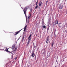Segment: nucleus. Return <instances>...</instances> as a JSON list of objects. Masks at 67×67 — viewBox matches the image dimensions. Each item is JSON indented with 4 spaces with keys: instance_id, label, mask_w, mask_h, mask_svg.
Wrapping results in <instances>:
<instances>
[{
    "instance_id": "f257e3e1",
    "label": "nucleus",
    "mask_w": 67,
    "mask_h": 67,
    "mask_svg": "<svg viewBox=\"0 0 67 67\" xmlns=\"http://www.w3.org/2000/svg\"><path fill=\"white\" fill-rule=\"evenodd\" d=\"M27 9L26 8H24V10H23L24 13L26 18V23H27V19L26 14V11H27Z\"/></svg>"
},
{
    "instance_id": "f03ea898",
    "label": "nucleus",
    "mask_w": 67,
    "mask_h": 67,
    "mask_svg": "<svg viewBox=\"0 0 67 67\" xmlns=\"http://www.w3.org/2000/svg\"><path fill=\"white\" fill-rule=\"evenodd\" d=\"M31 35H30V36L28 37V41L27 42V44L26 45V46H27V47L30 44V42H31Z\"/></svg>"
},
{
    "instance_id": "7ed1b4c3",
    "label": "nucleus",
    "mask_w": 67,
    "mask_h": 67,
    "mask_svg": "<svg viewBox=\"0 0 67 67\" xmlns=\"http://www.w3.org/2000/svg\"><path fill=\"white\" fill-rule=\"evenodd\" d=\"M21 30H22V29L17 32H15V33L16 34H15V35L16 36V35H17V34H19V33L20 32V31H21Z\"/></svg>"
},
{
    "instance_id": "20e7f679",
    "label": "nucleus",
    "mask_w": 67,
    "mask_h": 67,
    "mask_svg": "<svg viewBox=\"0 0 67 67\" xmlns=\"http://www.w3.org/2000/svg\"><path fill=\"white\" fill-rule=\"evenodd\" d=\"M49 36H48L46 39V43L47 44L48 43V42H49Z\"/></svg>"
},
{
    "instance_id": "39448f33",
    "label": "nucleus",
    "mask_w": 67,
    "mask_h": 67,
    "mask_svg": "<svg viewBox=\"0 0 67 67\" xmlns=\"http://www.w3.org/2000/svg\"><path fill=\"white\" fill-rule=\"evenodd\" d=\"M63 8V6H61L60 5L59 6V8L60 9H62V8Z\"/></svg>"
},
{
    "instance_id": "423d86ee",
    "label": "nucleus",
    "mask_w": 67,
    "mask_h": 67,
    "mask_svg": "<svg viewBox=\"0 0 67 67\" xmlns=\"http://www.w3.org/2000/svg\"><path fill=\"white\" fill-rule=\"evenodd\" d=\"M27 27V25L25 26L24 27V31H25L26 30V27Z\"/></svg>"
},
{
    "instance_id": "0eeeda50",
    "label": "nucleus",
    "mask_w": 67,
    "mask_h": 67,
    "mask_svg": "<svg viewBox=\"0 0 67 67\" xmlns=\"http://www.w3.org/2000/svg\"><path fill=\"white\" fill-rule=\"evenodd\" d=\"M58 24V20H56L55 22V25L57 24Z\"/></svg>"
},
{
    "instance_id": "6e6552de",
    "label": "nucleus",
    "mask_w": 67,
    "mask_h": 67,
    "mask_svg": "<svg viewBox=\"0 0 67 67\" xmlns=\"http://www.w3.org/2000/svg\"><path fill=\"white\" fill-rule=\"evenodd\" d=\"M34 56H35V54H34V53H33L31 55V56L32 57H34Z\"/></svg>"
},
{
    "instance_id": "1a4fd4ad",
    "label": "nucleus",
    "mask_w": 67,
    "mask_h": 67,
    "mask_svg": "<svg viewBox=\"0 0 67 67\" xmlns=\"http://www.w3.org/2000/svg\"><path fill=\"white\" fill-rule=\"evenodd\" d=\"M42 2L41 1H40L39 3V6H41L42 5Z\"/></svg>"
},
{
    "instance_id": "9d476101",
    "label": "nucleus",
    "mask_w": 67,
    "mask_h": 67,
    "mask_svg": "<svg viewBox=\"0 0 67 67\" xmlns=\"http://www.w3.org/2000/svg\"><path fill=\"white\" fill-rule=\"evenodd\" d=\"M15 45L14 44L12 46V48H15Z\"/></svg>"
},
{
    "instance_id": "9b49d317",
    "label": "nucleus",
    "mask_w": 67,
    "mask_h": 67,
    "mask_svg": "<svg viewBox=\"0 0 67 67\" xmlns=\"http://www.w3.org/2000/svg\"><path fill=\"white\" fill-rule=\"evenodd\" d=\"M54 42H52V43L51 45L52 47H53V45H54Z\"/></svg>"
},
{
    "instance_id": "f8f14e48",
    "label": "nucleus",
    "mask_w": 67,
    "mask_h": 67,
    "mask_svg": "<svg viewBox=\"0 0 67 67\" xmlns=\"http://www.w3.org/2000/svg\"><path fill=\"white\" fill-rule=\"evenodd\" d=\"M5 51L6 52H9V51H8V49L7 48H6L5 49Z\"/></svg>"
},
{
    "instance_id": "ddd939ff",
    "label": "nucleus",
    "mask_w": 67,
    "mask_h": 67,
    "mask_svg": "<svg viewBox=\"0 0 67 67\" xmlns=\"http://www.w3.org/2000/svg\"><path fill=\"white\" fill-rule=\"evenodd\" d=\"M24 36H23V38H22V39L23 42V41H24Z\"/></svg>"
},
{
    "instance_id": "4468645a",
    "label": "nucleus",
    "mask_w": 67,
    "mask_h": 67,
    "mask_svg": "<svg viewBox=\"0 0 67 67\" xmlns=\"http://www.w3.org/2000/svg\"><path fill=\"white\" fill-rule=\"evenodd\" d=\"M50 54H51V53L50 52H49H49H48V55H49V56H50Z\"/></svg>"
},
{
    "instance_id": "2eb2a0df",
    "label": "nucleus",
    "mask_w": 67,
    "mask_h": 67,
    "mask_svg": "<svg viewBox=\"0 0 67 67\" xmlns=\"http://www.w3.org/2000/svg\"><path fill=\"white\" fill-rule=\"evenodd\" d=\"M28 23H29V20H30V18H29V16L28 17Z\"/></svg>"
},
{
    "instance_id": "dca6fc26",
    "label": "nucleus",
    "mask_w": 67,
    "mask_h": 67,
    "mask_svg": "<svg viewBox=\"0 0 67 67\" xmlns=\"http://www.w3.org/2000/svg\"><path fill=\"white\" fill-rule=\"evenodd\" d=\"M38 7V5H36V6L35 7V9H36Z\"/></svg>"
},
{
    "instance_id": "f3484780",
    "label": "nucleus",
    "mask_w": 67,
    "mask_h": 67,
    "mask_svg": "<svg viewBox=\"0 0 67 67\" xmlns=\"http://www.w3.org/2000/svg\"><path fill=\"white\" fill-rule=\"evenodd\" d=\"M43 27L44 29H45L46 28V26L45 25H44L43 26Z\"/></svg>"
},
{
    "instance_id": "a211bd4d",
    "label": "nucleus",
    "mask_w": 67,
    "mask_h": 67,
    "mask_svg": "<svg viewBox=\"0 0 67 67\" xmlns=\"http://www.w3.org/2000/svg\"><path fill=\"white\" fill-rule=\"evenodd\" d=\"M48 0H47L46 2V4H47V3L48 2Z\"/></svg>"
},
{
    "instance_id": "6ab92c4d",
    "label": "nucleus",
    "mask_w": 67,
    "mask_h": 67,
    "mask_svg": "<svg viewBox=\"0 0 67 67\" xmlns=\"http://www.w3.org/2000/svg\"><path fill=\"white\" fill-rule=\"evenodd\" d=\"M17 49V48L16 47L15 48V49L14 50V52H15V51H16Z\"/></svg>"
},
{
    "instance_id": "aec40b11",
    "label": "nucleus",
    "mask_w": 67,
    "mask_h": 67,
    "mask_svg": "<svg viewBox=\"0 0 67 67\" xmlns=\"http://www.w3.org/2000/svg\"><path fill=\"white\" fill-rule=\"evenodd\" d=\"M37 47L35 46V45H34V48H36Z\"/></svg>"
},
{
    "instance_id": "412c9836",
    "label": "nucleus",
    "mask_w": 67,
    "mask_h": 67,
    "mask_svg": "<svg viewBox=\"0 0 67 67\" xmlns=\"http://www.w3.org/2000/svg\"><path fill=\"white\" fill-rule=\"evenodd\" d=\"M9 52V53L10 54H11V53H12V52H10L9 51V52Z\"/></svg>"
},
{
    "instance_id": "4be33fe9",
    "label": "nucleus",
    "mask_w": 67,
    "mask_h": 67,
    "mask_svg": "<svg viewBox=\"0 0 67 67\" xmlns=\"http://www.w3.org/2000/svg\"><path fill=\"white\" fill-rule=\"evenodd\" d=\"M59 25V27H61V26L60 25Z\"/></svg>"
},
{
    "instance_id": "5701e85b",
    "label": "nucleus",
    "mask_w": 67,
    "mask_h": 67,
    "mask_svg": "<svg viewBox=\"0 0 67 67\" xmlns=\"http://www.w3.org/2000/svg\"><path fill=\"white\" fill-rule=\"evenodd\" d=\"M37 3H36V5H37Z\"/></svg>"
},
{
    "instance_id": "b1692460",
    "label": "nucleus",
    "mask_w": 67,
    "mask_h": 67,
    "mask_svg": "<svg viewBox=\"0 0 67 67\" xmlns=\"http://www.w3.org/2000/svg\"><path fill=\"white\" fill-rule=\"evenodd\" d=\"M65 32L67 33V30H65Z\"/></svg>"
},
{
    "instance_id": "393cba45",
    "label": "nucleus",
    "mask_w": 67,
    "mask_h": 67,
    "mask_svg": "<svg viewBox=\"0 0 67 67\" xmlns=\"http://www.w3.org/2000/svg\"><path fill=\"white\" fill-rule=\"evenodd\" d=\"M42 23L43 24L44 23V21H42Z\"/></svg>"
},
{
    "instance_id": "a878e982",
    "label": "nucleus",
    "mask_w": 67,
    "mask_h": 67,
    "mask_svg": "<svg viewBox=\"0 0 67 67\" xmlns=\"http://www.w3.org/2000/svg\"><path fill=\"white\" fill-rule=\"evenodd\" d=\"M36 3H38V1H37V2H36Z\"/></svg>"
},
{
    "instance_id": "bb28decb",
    "label": "nucleus",
    "mask_w": 67,
    "mask_h": 67,
    "mask_svg": "<svg viewBox=\"0 0 67 67\" xmlns=\"http://www.w3.org/2000/svg\"><path fill=\"white\" fill-rule=\"evenodd\" d=\"M42 20H43V21H44V18H43L42 19Z\"/></svg>"
},
{
    "instance_id": "cd10ccee",
    "label": "nucleus",
    "mask_w": 67,
    "mask_h": 67,
    "mask_svg": "<svg viewBox=\"0 0 67 67\" xmlns=\"http://www.w3.org/2000/svg\"><path fill=\"white\" fill-rule=\"evenodd\" d=\"M17 59V58H16L15 59Z\"/></svg>"
},
{
    "instance_id": "c85d7f7f",
    "label": "nucleus",
    "mask_w": 67,
    "mask_h": 67,
    "mask_svg": "<svg viewBox=\"0 0 67 67\" xmlns=\"http://www.w3.org/2000/svg\"><path fill=\"white\" fill-rule=\"evenodd\" d=\"M1 47V46H0V47Z\"/></svg>"
},
{
    "instance_id": "c756f323",
    "label": "nucleus",
    "mask_w": 67,
    "mask_h": 67,
    "mask_svg": "<svg viewBox=\"0 0 67 67\" xmlns=\"http://www.w3.org/2000/svg\"><path fill=\"white\" fill-rule=\"evenodd\" d=\"M55 67H57V66H55Z\"/></svg>"
},
{
    "instance_id": "7c9ffc66",
    "label": "nucleus",
    "mask_w": 67,
    "mask_h": 67,
    "mask_svg": "<svg viewBox=\"0 0 67 67\" xmlns=\"http://www.w3.org/2000/svg\"><path fill=\"white\" fill-rule=\"evenodd\" d=\"M30 14V16H31V14Z\"/></svg>"
},
{
    "instance_id": "2f4dec72",
    "label": "nucleus",
    "mask_w": 67,
    "mask_h": 67,
    "mask_svg": "<svg viewBox=\"0 0 67 67\" xmlns=\"http://www.w3.org/2000/svg\"><path fill=\"white\" fill-rule=\"evenodd\" d=\"M59 24H61V23H59Z\"/></svg>"
},
{
    "instance_id": "473e14b6",
    "label": "nucleus",
    "mask_w": 67,
    "mask_h": 67,
    "mask_svg": "<svg viewBox=\"0 0 67 67\" xmlns=\"http://www.w3.org/2000/svg\"><path fill=\"white\" fill-rule=\"evenodd\" d=\"M12 57H13V56H12Z\"/></svg>"
}]
</instances>
